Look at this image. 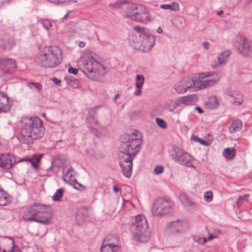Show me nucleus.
<instances>
[{
    "mask_svg": "<svg viewBox=\"0 0 252 252\" xmlns=\"http://www.w3.org/2000/svg\"><path fill=\"white\" fill-rule=\"evenodd\" d=\"M120 153L135 157L139 152L142 143V135L138 130H132L120 138Z\"/></svg>",
    "mask_w": 252,
    "mask_h": 252,
    "instance_id": "1",
    "label": "nucleus"
},
{
    "mask_svg": "<svg viewBox=\"0 0 252 252\" xmlns=\"http://www.w3.org/2000/svg\"><path fill=\"white\" fill-rule=\"evenodd\" d=\"M52 218L49 208L40 204H34L29 206L23 216L25 221H35L45 225L51 222Z\"/></svg>",
    "mask_w": 252,
    "mask_h": 252,
    "instance_id": "2",
    "label": "nucleus"
},
{
    "mask_svg": "<svg viewBox=\"0 0 252 252\" xmlns=\"http://www.w3.org/2000/svg\"><path fill=\"white\" fill-rule=\"evenodd\" d=\"M61 49L56 46H46L36 57L35 62L42 67H56L61 63Z\"/></svg>",
    "mask_w": 252,
    "mask_h": 252,
    "instance_id": "3",
    "label": "nucleus"
},
{
    "mask_svg": "<svg viewBox=\"0 0 252 252\" xmlns=\"http://www.w3.org/2000/svg\"><path fill=\"white\" fill-rule=\"evenodd\" d=\"M77 65L87 76L94 80L99 74V71L105 69L104 66L91 55L86 54L77 60Z\"/></svg>",
    "mask_w": 252,
    "mask_h": 252,
    "instance_id": "4",
    "label": "nucleus"
},
{
    "mask_svg": "<svg viewBox=\"0 0 252 252\" xmlns=\"http://www.w3.org/2000/svg\"><path fill=\"white\" fill-rule=\"evenodd\" d=\"M130 231L135 240L142 243L148 241L150 231L147 220L144 216H135V221L130 227Z\"/></svg>",
    "mask_w": 252,
    "mask_h": 252,
    "instance_id": "5",
    "label": "nucleus"
},
{
    "mask_svg": "<svg viewBox=\"0 0 252 252\" xmlns=\"http://www.w3.org/2000/svg\"><path fill=\"white\" fill-rule=\"evenodd\" d=\"M199 78L196 79V89H204L216 85L221 78V75L217 72H205L198 74Z\"/></svg>",
    "mask_w": 252,
    "mask_h": 252,
    "instance_id": "6",
    "label": "nucleus"
},
{
    "mask_svg": "<svg viewBox=\"0 0 252 252\" xmlns=\"http://www.w3.org/2000/svg\"><path fill=\"white\" fill-rule=\"evenodd\" d=\"M139 40L135 41L133 38L131 45L135 49H140L143 53L149 52L155 44L154 36L150 34H142L139 35Z\"/></svg>",
    "mask_w": 252,
    "mask_h": 252,
    "instance_id": "7",
    "label": "nucleus"
},
{
    "mask_svg": "<svg viewBox=\"0 0 252 252\" xmlns=\"http://www.w3.org/2000/svg\"><path fill=\"white\" fill-rule=\"evenodd\" d=\"M170 156L173 160L181 165L193 167L191 161L193 160L192 157L188 153L184 151L181 148L173 146Z\"/></svg>",
    "mask_w": 252,
    "mask_h": 252,
    "instance_id": "8",
    "label": "nucleus"
},
{
    "mask_svg": "<svg viewBox=\"0 0 252 252\" xmlns=\"http://www.w3.org/2000/svg\"><path fill=\"white\" fill-rule=\"evenodd\" d=\"M172 204L169 200L162 198L157 199L153 206L152 213L155 216H163L170 212Z\"/></svg>",
    "mask_w": 252,
    "mask_h": 252,
    "instance_id": "9",
    "label": "nucleus"
},
{
    "mask_svg": "<svg viewBox=\"0 0 252 252\" xmlns=\"http://www.w3.org/2000/svg\"><path fill=\"white\" fill-rule=\"evenodd\" d=\"M41 120L37 117L33 118H23L21 120L22 128L19 135L18 137L19 140L23 138L26 135L30 133V132L35 127L39 126Z\"/></svg>",
    "mask_w": 252,
    "mask_h": 252,
    "instance_id": "10",
    "label": "nucleus"
},
{
    "mask_svg": "<svg viewBox=\"0 0 252 252\" xmlns=\"http://www.w3.org/2000/svg\"><path fill=\"white\" fill-rule=\"evenodd\" d=\"M119 165L124 175L126 178L131 177L132 171V161L134 157L119 153Z\"/></svg>",
    "mask_w": 252,
    "mask_h": 252,
    "instance_id": "11",
    "label": "nucleus"
},
{
    "mask_svg": "<svg viewBox=\"0 0 252 252\" xmlns=\"http://www.w3.org/2000/svg\"><path fill=\"white\" fill-rule=\"evenodd\" d=\"M234 46L238 53L247 56L252 52V43L243 36L237 37Z\"/></svg>",
    "mask_w": 252,
    "mask_h": 252,
    "instance_id": "12",
    "label": "nucleus"
},
{
    "mask_svg": "<svg viewBox=\"0 0 252 252\" xmlns=\"http://www.w3.org/2000/svg\"><path fill=\"white\" fill-rule=\"evenodd\" d=\"M44 133V128L42 126V122L41 121L39 126L33 128L30 133L26 135L23 138L20 139V142L24 144H30L32 143L33 140L41 138Z\"/></svg>",
    "mask_w": 252,
    "mask_h": 252,
    "instance_id": "13",
    "label": "nucleus"
},
{
    "mask_svg": "<svg viewBox=\"0 0 252 252\" xmlns=\"http://www.w3.org/2000/svg\"><path fill=\"white\" fill-rule=\"evenodd\" d=\"M16 68V62L14 59L0 58V76L12 73Z\"/></svg>",
    "mask_w": 252,
    "mask_h": 252,
    "instance_id": "14",
    "label": "nucleus"
},
{
    "mask_svg": "<svg viewBox=\"0 0 252 252\" xmlns=\"http://www.w3.org/2000/svg\"><path fill=\"white\" fill-rule=\"evenodd\" d=\"M16 163H18L16 161L15 157L12 154H0V167L5 169H9L12 167Z\"/></svg>",
    "mask_w": 252,
    "mask_h": 252,
    "instance_id": "15",
    "label": "nucleus"
},
{
    "mask_svg": "<svg viewBox=\"0 0 252 252\" xmlns=\"http://www.w3.org/2000/svg\"><path fill=\"white\" fill-rule=\"evenodd\" d=\"M99 108V106H97L94 109L90 110L88 116L86 119L87 126L90 129L92 132L95 128H97L99 126L98 121L94 116V114L96 113V110Z\"/></svg>",
    "mask_w": 252,
    "mask_h": 252,
    "instance_id": "16",
    "label": "nucleus"
},
{
    "mask_svg": "<svg viewBox=\"0 0 252 252\" xmlns=\"http://www.w3.org/2000/svg\"><path fill=\"white\" fill-rule=\"evenodd\" d=\"M14 243L13 238L8 237H0V252H8L14 248Z\"/></svg>",
    "mask_w": 252,
    "mask_h": 252,
    "instance_id": "17",
    "label": "nucleus"
},
{
    "mask_svg": "<svg viewBox=\"0 0 252 252\" xmlns=\"http://www.w3.org/2000/svg\"><path fill=\"white\" fill-rule=\"evenodd\" d=\"M0 45L4 50H10L15 45L14 37L9 35H5L0 39Z\"/></svg>",
    "mask_w": 252,
    "mask_h": 252,
    "instance_id": "18",
    "label": "nucleus"
},
{
    "mask_svg": "<svg viewBox=\"0 0 252 252\" xmlns=\"http://www.w3.org/2000/svg\"><path fill=\"white\" fill-rule=\"evenodd\" d=\"M10 108L8 96L4 93L0 92V113L7 112Z\"/></svg>",
    "mask_w": 252,
    "mask_h": 252,
    "instance_id": "19",
    "label": "nucleus"
},
{
    "mask_svg": "<svg viewBox=\"0 0 252 252\" xmlns=\"http://www.w3.org/2000/svg\"><path fill=\"white\" fill-rule=\"evenodd\" d=\"M133 21L147 24L151 21V16L148 10L140 14L137 17L134 16Z\"/></svg>",
    "mask_w": 252,
    "mask_h": 252,
    "instance_id": "20",
    "label": "nucleus"
},
{
    "mask_svg": "<svg viewBox=\"0 0 252 252\" xmlns=\"http://www.w3.org/2000/svg\"><path fill=\"white\" fill-rule=\"evenodd\" d=\"M133 21L147 24L151 21V16L148 10L140 14L137 17L134 16Z\"/></svg>",
    "mask_w": 252,
    "mask_h": 252,
    "instance_id": "21",
    "label": "nucleus"
},
{
    "mask_svg": "<svg viewBox=\"0 0 252 252\" xmlns=\"http://www.w3.org/2000/svg\"><path fill=\"white\" fill-rule=\"evenodd\" d=\"M230 54L231 52L229 50L225 51L221 54H219L217 57L218 62L216 64H212V67L215 68L225 63L227 61L228 58L230 55Z\"/></svg>",
    "mask_w": 252,
    "mask_h": 252,
    "instance_id": "22",
    "label": "nucleus"
},
{
    "mask_svg": "<svg viewBox=\"0 0 252 252\" xmlns=\"http://www.w3.org/2000/svg\"><path fill=\"white\" fill-rule=\"evenodd\" d=\"M228 95L231 98V100L233 104L237 105L242 104L243 102V96L239 92L236 91L230 92L228 94Z\"/></svg>",
    "mask_w": 252,
    "mask_h": 252,
    "instance_id": "23",
    "label": "nucleus"
},
{
    "mask_svg": "<svg viewBox=\"0 0 252 252\" xmlns=\"http://www.w3.org/2000/svg\"><path fill=\"white\" fill-rule=\"evenodd\" d=\"M187 90L191 88H196V79H193L191 77H185L181 80Z\"/></svg>",
    "mask_w": 252,
    "mask_h": 252,
    "instance_id": "24",
    "label": "nucleus"
},
{
    "mask_svg": "<svg viewBox=\"0 0 252 252\" xmlns=\"http://www.w3.org/2000/svg\"><path fill=\"white\" fill-rule=\"evenodd\" d=\"M178 106L177 99H169L165 102L163 108L170 112H172Z\"/></svg>",
    "mask_w": 252,
    "mask_h": 252,
    "instance_id": "25",
    "label": "nucleus"
},
{
    "mask_svg": "<svg viewBox=\"0 0 252 252\" xmlns=\"http://www.w3.org/2000/svg\"><path fill=\"white\" fill-rule=\"evenodd\" d=\"M119 249V245L110 243L102 245L100 248V252H116Z\"/></svg>",
    "mask_w": 252,
    "mask_h": 252,
    "instance_id": "26",
    "label": "nucleus"
},
{
    "mask_svg": "<svg viewBox=\"0 0 252 252\" xmlns=\"http://www.w3.org/2000/svg\"><path fill=\"white\" fill-rule=\"evenodd\" d=\"M93 133L95 134L96 137L102 138L107 136L109 134V131L106 127L98 126V127L95 128Z\"/></svg>",
    "mask_w": 252,
    "mask_h": 252,
    "instance_id": "27",
    "label": "nucleus"
},
{
    "mask_svg": "<svg viewBox=\"0 0 252 252\" xmlns=\"http://www.w3.org/2000/svg\"><path fill=\"white\" fill-rule=\"evenodd\" d=\"M135 3H133L130 5H129L126 7L124 10L123 11V13L126 17L130 18L132 20H133L134 17L133 16L134 15V10Z\"/></svg>",
    "mask_w": 252,
    "mask_h": 252,
    "instance_id": "28",
    "label": "nucleus"
},
{
    "mask_svg": "<svg viewBox=\"0 0 252 252\" xmlns=\"http://www.w3.org/2000/svg\"><path fill=\"white\" fill-rule=\"evenodd\" d=\"M242 128V123L240 120H235L229 127V131L231 133L237 132Z\"/></svg>",
    "mask_w": 252,
    "mask_h": 252,
    "instance_id": "29",
    "label": "nucleus"
},
{
    "mask_svg": "<svg viewBox=\"0 0 252 252\" xmlns=\"http://www.w3.org/2000/svg\"><path fill=\"white\" fill-rule=\"evenodd\" d=\"M185 223V222H183L180 220H177L170 223L169 226L173 230L175 229V230L177 232H180L183 230L182 228L183 227L184 223Z\"/></svg>",
    "mask_w": 252,
    "mask_h": 252,
    "instance_id": "30",
    "label": "nucleus"
},
{
    "mask_svg": "<svg viewBox=\"0 0 252 252\" xmlns=\"http://www.w3.org/2000/svg\"><path fill=\"white\" fill-rule=\"evenodd\" d=\"M206 107L210 109H214L219 106V102L216 96H211L208 101L206 103Z\"/></svg>",
    "mask_w": 252,
    "mask_h": 252,
    "instance_id": "31",
    "label": "nucleus"
},
{
    "mask_svg": "<svg viewBox=\"0 0 252 252\" xmlns=\"http://www.w3.org/2000/svg\"><path fill=\"white\" fill-rule=\"evenodd\" d=\"M223 155L225 158L229 160H232L236 155L235 150L234 148H226L223 152Z\"/></svg>",
    "mask_w": 252,
    "mask_h": 252,
    "instance_id": "32",
    "label": "nucleus"
},
{
    "mask_svg": "<svg viewBox=\"0 0 252 252\" xmlns=\"http://www.w3.org/2000/svg\"><path fill=\"white\" fill-rule=\"evenodd\" d=\"M174 89L178 94H182L186 93L187 90L186 89V88L184 87V85L183 83L182 82L181 80H180L176 84H175L174 86Z\"/></svg>",
    "mask_w": 252,
    "mask_h": 252,
    "instance_id": "33",
    "label": "nucleus"
},
{
    "mask_svg": "<svg viewBox=\"0 0 252 252\" xmlns=\"http://www.w3.org/2000/svg\"><path fill=\"white\" fill-rule=\"evenodd\" d=\"M74 173L75 171L72 168H69L63 176V180L66 182L71 181Z\"/></svg>",
    "mask_w": 252,
    "mask_h": 252,
    "instance_id": "34",
    "label": "nucleus"
},
{
    "mask_svg": "<svg viewBox=\"0 0 252 252\" xmlns=\"http://www.w3.org/2000/svg\"><path fill=\"white\" fill-rule=\"evenodd\" d=\"M135 8L134 10V15L133 16V17L135 16L136 17L140 15V14L144 12H145L146 10H147V8H146L144 6L140 4H136L135 3V7H134Z\"/></svg>",
    "mask_w": 252,
    "mask_h": 252,
    "instance_id": "35",
    "label": "nucleus"
},
{
    "mask_svg": "<svg viewBox=\"0 0 252 252\" xmlns=\"http://www.w3.org/2000/svg\"><path fill=\"white\" fill-rule=\"evenodd\" d=\"M38 22L40 24L43 28L46 30L49 31L52 27L51 22L48 19H41L38 20Z\"/></svg>",
    "mask_w": 252,
    "mask_h": 252,
    "instance_id": "36",
    "label": "nucleus"
},
{
    "mask_svg": "<svg viewBox=\"0 0 252 252\" xmlns=\"http://www.w3.org/2000/svg\"><path fill=\"white\" fill-rule=\"evenodd\" d=\"M63 189L61 188L58 189L55 192V193L54 194V195L52 196V199L54 201H60L63 195Z\"/></svg>",
    "mask_w": 252,
    "mask_h": 252,
    "instance_id": "37",
    "label": "nucleus"
},
{
    "mask_svg": "<svg viewBox=\"0 0 252 252\" xmlns=\"http://www.w3.org/2000/svg\"><path fill=\"white\" fill-rule=\"evenodd\" d=\"M145 82L144 77L141 74H137L135 79V87H142Z\"/></svg>",
    "mask_w": 252,
    "mask_h": 252,
    "instance_id": "38",
    "label": "nucleus"
},
{
    "mask_svg": "<svg viewBox=\"0 0 252 252\" xmlns=\"http://www.w3.org/2000/svg\"><path fill=\"white\" fill-rule=\"evenodd\" d=\"M179 199L181 203L185 205L191 204V202L188 197L187 194L185 193H181L179 195Z\"/></svg>",
    "mask_w": 252,
    "mask_h": 252,
    "instance_id": "39",
    "label": "nucleus"
},
{
    "mask_svg": "<svg viewBox=\"0 0 252 252\" xmlns=\"http://www.w3.org/2000/svg\"><path fill=\"white\" fill-rule=\"evenodd\" d=\"M192 97L190 95L182 96L177 99L179 106L181 103L188 104L191 102Z\"/></svg>",
    "mask_w": 252,
    "mask_h": 252,
    "instance_id": "40",
    "label": "nucleus"
},
{
    "mask_svg": "<svg viewBox=\"0 0 252 252\" xmlns=\"http://www.w3.org/2000/svg\"><path fill=\"white\" fill-rule=\"evenodd\" d=\"M42 155H33L32 158H24L20 159V160L18 161V162H19L20 161H32L33 162H37L38 163H40L41 158L42 157Z\"/></svg>",
    "mask_w": 252,
    "mask_h": 252,
    "instance_id": "41",
    "label": "nucleus"
},
{
    "mask_svg": "<svg viewBox=\"0 0 252 252\" xmlns=\"http://www.w3.org/2000/svg\"><path fill=\"white\" fill-rule=\"evenodd\" d=\"M160 7L164 9H170L172 10H176L178 9V4H175L173 2L170 4L161 5Z\"/></svg>",
    "mask_w": 252,
    "mask_h": 252,
    "instance_id": "42",
    "label": "nucleus"
},
{
    "mask_svg": "<svg viewBox=\"0 0 252 252\" xmlns=\"http://www.w3.org/2000/svg\"><path fill=\"white\" fill-rule=\"evenodd\" d=\"M68 84L74 88H78L80 86V84L78 80L71 78L67 79Z\"/></svg>",
    "mask_w": 252,
    "mask_h": 252,
    "instance_id": "43",
    "label": "nucleus"
},
{
    "mask_svg": "<svg viewBox=\"0 0 252 252\" xmlns=\"http://www.w3.org/2000/svg\"><path fill=\"white\" fill-rule=\"evenodd\" d=\"M27 86L31 89L34 88L38 91H41L42 89V85L39 83L29 82L27 83Z\"/></svg>",
    "mask_w": 252,
    "mask_h": 252,
    "instance_id": "44",
    "label": "nucleus"
},
{
    "mask_svg": "<svg viewBox=\"0 0 252 252\" xmlns=\"http://www.w3.org/2000/svg\"><path fill=\"white\" fill-rule=\"evenodd\" d=\"M185 22V19L181 16H178L174 18V23L176 27H180L182 26Z\"/></svg>",
    "mask_w": 252,
    "mask_h": 252,
    "instance_id": "45",
    "label": "nucleus"
},
{
    "mask_svg": "<svg viewBox=\"0 0 252 252\" xmlns=\"http://www.w3.org/2000/svg\"><path fill=\"white\" fill-rule=\"evenodd\" d=\"M156 122L157 125L162 128H166L167 127V124L166 122L160 118H156Z\"/></svg>",
    "mask_w": 252,
    "mask_h": 252,
    "instance_id": "46",
    "label": "nucleus"
},
{
    "mask_svg": "<svg viewBox=\"0 0 252 252\" xmlns=\"http://www.w3.org/2000/svg\"><path fill=\"white\" fill-rule=\"evenodd\" d=\"M134 30L137 33H139V35H141L142 34H150L145 31V29L144 28L140 27H133Z\"/></svg>",
    "mask_w": 252,
    "mask_h": 252,
    "instance_id": "47",
    "label": "nucleus"
},
{
    "mask_svg": "<svg viewBox=\"0 0 252 252\" xmlns=\"http://www.w3.org/2000/svg\"><path fill=\"white\" fill-rule=\"evenodd\" d=\"M125 0H117L115 3L110 4V6L114 8H119L121 6V5L125 3Z\"/></svg>",
    "mask_w": 252,
    "mask_h": 252,
    "instance_id": "48",
    "label": "nucleus"
},
{
    "mask_svg": "<svg viewBox=\"0 0 252 252\" xmlns=\"http://www.w3.org/2000/svg\"><path fill=\"white\" fill-rule=\"evenodd\" d=\"M204 199L208 202L212 201L213 199V193L211 191L206 192L204 195Z\"/></svg>",
    "mask_w": 252,
    "mask_h": 252,
    "instance_id": "49",
    "label": "nucleus"
},
{
    "mask_svg": "<svg viewBox=\"0 0 252 252\" xmlns=\"http://www.w3.org/2000/svg\"><path fill=\"white\" fill-rule=\"evenodd\" d=\"M194 240L195 242H197L198 243H199L200 244H201V245L205 244L206 243V242H207V239L206 238H201V237H198V236H195L194 238Z\"/></svg>",
    "mask_w": 252,
    "mask_h": 252,
    "instance_id": "50",
    "label": "nucleus"
},
{
    "mask_svg": "<svg viewBox=\"0 0 252 252\" xmlns=\"http://www.w3.org/2000/svg\"><path fill=\"white\" fill-rule=\"evenodd\" d=\"M191 140H192L193 141H196V142H199L202 145H207V142L206 141L203 140V139H201L198 138L196 136L192 135L191 136Z\"/></svg>",
    "mask_w": 252,
    "mask_h": 252,
    "instance_id": "51",
    "label": "nucleus"
},
{
    "mask_svg": "<svg viewBox=\"0 0 252 252\" xmlns=\"http://www.w3.org/2000/svg\"><path fill=\"white\" fill-rule=\"evenodd\" d=\"M163 167L161 165L157 166L154 170L155 173L156 174H160L163 171Z\"/></svg>",
    "mask_w": 252,
    "mask_h": 252,
    "instance_id": "52",
    "label": "nucleus"
},
{
    "mask_svg": "<svg viewBox=\"0 0 252 252\" xmlns=\"http://www.w3.org/2000/svg\"><path fill=\"white\" fill-rule=\"evenodd\" d=\"M50 2L56 3V4H60L62 3L68 1H70L71 0H47Z\"/></svg>",
    "mask_w": 252,
    "mask_h": 252,
    "instance_id": "53",
    "label": "nucleus"
},
{
    "mask_svg": "<svg viewBox=\"0 0 252 252\" xmlns=\"http://www.w3.org/2000/svg\"><path fill=\"white\" fill-rule=\"evenodd\" d=\"M136 88V89L134 92V94L135 95V96H140L141 95V93H142V87H135Z\"/></svg>",
    "mask_w": 252,
    "mask_h": 252,
    "instance_id": "54",
    "label": "nucleus"
},
{
    "mask_svg": "<svg viewBox=\"0 0 252 252\" xmlns=\"http://www.w3.org/2000/svg\"><path fill=\"white\" fill-rule=\"evenodd\" d=\"M249 197V194H245L243 196H240L239 197L240 199H241V200L243 201V202H247L248 201Z\"/></svg>",
    "mask_w": 252,
    "mask_h": 252,
    "instance_id": "55",
    "label": "nucleus"
},
{
    "mask_svg": "<svg viewBox=\"0 0 252 252\" xmlns=\"http://www.w3.org/2000/svg\"><path fill=\"white\" fill-rule=\"evenodd\" d=\"M68 72L69 73L76 75L78 73V69L73 67H70L68 68Z\"/></svg>",
    "mask_w": 252,
    "mask_h": 252,
    "instance_id": "56",
    "label": "nucleus"
},
{
    "mask_svg": "<svg viewBox=\"0 0 252 252\" xmlns=\"http://www.w3.org/2000/svg\"><path fill=\"white\" fill-rule=\"evenodd\" d=\"M32 164V165L34 167V168L36 170H37L38 168V163L37 162H33L32 161H29Z\"/></svg>",
    "mask_w": 252,
    "mask_h": 252,
    "instance_id": "57",
    "label": "nucleus"
},
{
    "mask_svg": "<svg viewBox=\"0 0 252 252\" xmlns=\"http://www.w3.org/2000/svg\"><path fill=\"white\" fill-rule=\"evenodd\" d=\"M52 81L56 85H59L60 86L61 85V80L56 78H54L53 79H52Z\"/></svg>",
    "mask_w": 252,
    "mask_h": 252,
    "instance_id": "58",
    "label": "nucleus"
},
{
    "mask_svg": "<svg viewBox=\"0 0 252 252\" xmlns=\"http://www.w3.org/2000/svg\"><path fill=\"white\" fill-rule=\"evenodd\" d=\"M81 215V213L80 211H78L76 213V220L78 221H81V220L80 219Z\"/></svg>",
    "mask_w": 252,
    "mask_h": 252,
    "instance_id": "59",
    "label": "nucleus"
},
{
    "mask_svg": "<svg viewBox=\"0 0 252 252\" xmlns=\"http://www.w3.org/2000/svg\"><path fill=\"white\" fill-rule=\"evenodd\" d=\"M203 46L204 49H208L209 47V43L207 41H205L203 43Z\"/></svg>",
    "mask_w": 252,
    "mask_h": 252,
    "instance_id": "60",
    "label": "nucleus"
},
{
    "mask_svg": "<svg viewBox=\"0 0 252 252\" xmlns=\"http://www.w3.org/2000/svg\"><path fill=\"white\" fill-rule=\"evenodd\" d=\"M85 42L83 41H79L78 43V46L81 48L84 47L85 46Z\"/></svg>",
    "mask_w": 252,
    "mask_h": 252,
    "instance_id": "61",
    "label": "nucleus"
},
{
    "mask_svg": "<svg viewBox=\"0 0 252 252\" xmlns=\"http://www.w3.org/2000/svg\"><path fill=\"white\" fill-rule=\"evenodd\" d=\"M243 201L241 200V199H240V197L237 199V201H236V204L238 206H240L241 205V204L243 203Z\"/></svg>",
    "mask_w": 252,
    "mask_h": 252,
    "instance_id": "62",
    "label": "nucleus"
},
{
    "mask_svg": "<svg viewBox=\"0 0 252 252\" xmlns=\"http://www.w3.org/2000/svg\"><path fill=\"white\" fill-rule=\"evenodd\" d=\"M195 109L199 112V114H202L203 113V110L200 107H196Z\"/></svg>",
    "mask_w": 252,
    "mask_h": 252,
    "instance_id": "63",
    "label": "nucleus"
},
{
    "mask_svg": "<svg viewBox=\"0 0 252 252\" xmlns=\"http://www.w3.org/2000/svg\"><path fill=\"white\" fill-rule=\"evenodd\" d=\"M8 252H21L20 250L18 248L13 249L12 250Z\"/></svg>",
    "mask_w": 252,
    "mask_h": 252,
    "instance_id": "64",
    "label": "nucleus"
}]
</instances>
